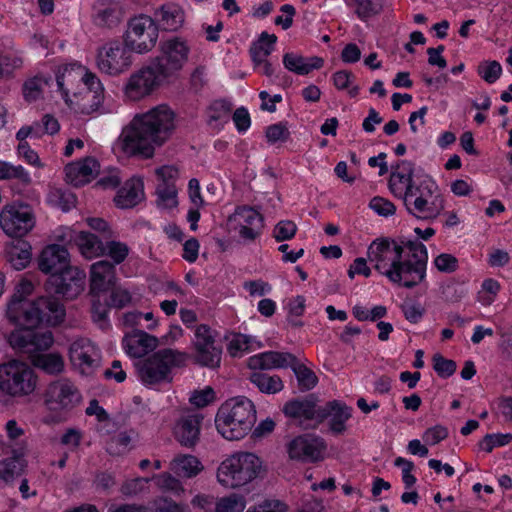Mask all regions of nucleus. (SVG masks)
<instances>
[{
  "instance_id": "obj_25",
  "label": "nucleus",
  "mask_w": 512,
  "mask_h": 512,
  "mask_svg": "<svg viewBox=\"0 0 512 512\" xmlns=\"http://www.w3.org/2000/svg\"><path fill=\"white\" fill-rule=\"evenodd\" d=\"M116 280L115 265L100 260L90 266V292L93 296L110 289Z\"/></svg>"
},
{
  "instance_id": "obj_37",
  "label": "nucleus",
  "mask_w": 512,
  "mask_h": 512,
  "mask_svg": "<svg viewBox=\"0 0 512 512\" xmlns=\"http://www.w3.org/2000/svg\"><path fill=\"white\" fill-rule=\"evenodd\" d=\"M24 467V460L18 456L0 460V488L12 484L14 479L21 475Z\"/></svg>"
},
{
  "instance_id": "obj_38",
  "label": "nucleus",
  "mask_w": 512,
  "mask_h": 512,
  "mask_svg": "<svg viewBox=\"0 0 512 512\" xmlns=\"http://www.w3.org/2000/svg\"><path fill=\"white\" fill-rule=\"evenodd\" d=\"M94 23L99 27L112 28L119 24L121 11L117 4H100L93 16Z\"/></svg>"
},
{
  "instance_id": "obj_50",
  "label": "nucleus",
  "mask_w": 512,
  "mask_h": 512,
  "mask_svg": "<svg viewBox=\"0 0 512 512\" xmlns=\"http://www.w3.org/2000/svg\"><path fill=\"white\" fill-rule=\"evenodd\" d=\"M433 369L442 378H448L452 376L457 368L454 360L446 359L441 354L436 353L433 356Z\"/></svg>"
},
{
  "instance_id": "obj_27",
  "label": "nucleus",
  "mask_w": 512,
  "mask_h": 512,
  "mask_svg": "<svg viewBox=\"0 0 512 512\" xmlns=\"http://www.w3.org/2000/svg\"><path fill=\"white\" fill-rule=\"evenodd\" d=\"M294 361V355L289 352L267 351L254 355L248 359L251 370H271L287 368Z\"/></svg>"
},
{
  "instance_id": "obj_3",
  "label": "nucleus",
  "mask_w": 512,
  "mask_h": 512,
  "mask_svg": "<svg viewBox=\"0 0 512 512\" xmlns=\"http://www.w3.org/2000/svg\"><path fill=\"white\" fill-rule=\"evenodd\" d=\"M175 130V113L165 105H158L146 113L136 115L121 134L123 150L129 155L150 158L155 146H161Z\"/></svg>"
},
{
  "instance_id": "obj_53",
  "label": "nucleus",
  "mask_w": 512,
  "mask_h": 512,
  "mask_svg": "<svg viewBox=\"0 0 512 512\" xmlns=\"http://www.w3.org/2000/svg\"><path fill=\"white\" fill-rule=\"evenodd\" d=\"M512 434H486L479 443L482 450L491 452L495 447L504 446L511 442Z\"/></svg>"
},
{
  "instance_id": "obj_23",
  "label": "nucleus",
  "mask_w": 512,
  "mask_h": 512,
  "mask_svg": "<svg viewBox=\"0 0 512 512\" xmlns=\"http://www.w3.org/2000/svg\"><path fill=\"white\" fill-rule=\"evenodd\" d=\"M70 360L82 373L89 374L98 365V352L89 340L75 341L69 349Z\"/></svg>"
},
{
  "instance_id": "obj_19",
  "label": "nucleus",
  "mask_w": 512,
  "mask_h": 512,
  "mask_svg": "<svg viewBox=\"0 0 512 512\" xmlns=\"http://www.w3.org/2000/svg\"><path fill=\"white\" fill-rule=\"evenodd\" d=\"M203 416L200 413L187 411L175 422L173 435L181 446L193 448L200 439V426Z\"/></svg>"
},
{
  "instance_id": "obj_48",
  "label": "nucleus",
  "mask_w": 512,
  "mask_h": 512,
  "mask_svg": "<svg viewBox=\"0 0 512 512\" xmlns=\"http://www.w3.org/2000/svg\"><path fill=\"white\" fill-rule=\"evenodd\" d=\"M12 178L18 179L25 185L31 182L29 174L22 166H13L7 162L0 161V180Z\"/></svg>"
},
{
  "instance_id": "obj_42",
  "label": "nucleus",
  "mask_w": 512,
  "mask_h": 512,
  "mask_svg": "<svg viewBox=\"0 0 512 512\" xmlns=\"http://www.w3.org/2000/svg\"><path fill=\"white\" fill-rule=\"evenodd\" d=\"M156 204L162 209H171L178 205L175 184L158 183L156 186Z\"/></svg>"
},
{
  "instance_id": "obj_21",
  "label": "nucleus",
  "mask_w": 512,
  "mask_h": 512,
  "mask_svg": "<svg viewBox=\"0 0 512 512\" xmlns=\"http://www.w3.org/2000/svg\"><path fill=\"white\" fill-rule=\"evenodd\" d=\"M352 416V408L339 400H333L321 407L318 414V422L330 418L329 427L335 434H342L346 430V422Z\"/></svg>"
},
{
  "instance_id": "obj_40",
  "label": "nucleus",
  "mask_w": 512,
  "mask_h": 512,
  "mask_svg": "<svg viewBox=\"0 0 512 512\" xmlns=\"http://www.w3.org/2000/svg\"><path fill=\"white\" fill-rule=\"evenodd\" d=\"M298 381V387L300 391L305 392L313 389L318 383L317 375L306 365L299 362L297 357L294 355V361L289 366Z\"/></svg>"
},
{
  "instance_id": "obj_11",
  "label": "nucleus",
  "mask_w": 512,
  "mask_h": 512,
  "mask_svg": "<svg viewBox=\"0 0 512 512\" xmlns=\"http://www.w3.org/2000/svg\"><path fill=\"white\" fill-rule=\"evenodd\" d=\"M132 63V51L119 40H110L97 50V68L109 76H119L127 72Z\"/></svg>"
},
{
  "instance_id": "obj_5",
  "label": "nucleus",
  "mask_w": 512,
  "mask_h": 512,
  "mask_svg": "<svg viewBox=\"0 0 512 512\" xmlns=\"http://www.w3.org/2000/svg\"><path fill=\"white\" fill-rule=\"evenodd\" d=\"M261 468L262 462L254 453H235L221 462L217 480L226 488L242 487L257 478Z\"/></svg>"
},
{
  "instance_id": "obj_41",
  "label": "nucleus",
  "mask_w": 512,
  "mask_h": 512,
  "mask_svg": "<svg viewBox=\"0 0 512 512\" xmlns=\"http://www.w3.org/2000/svg\"><path fill=\"white\" fill-rule=\"evenodd\" d=\"M15 330L8 336L10 346L22 353H32V337L34 328H25Z\"/></svg>"
},
{
  "instance_id": "obj_44",
  "label": "nucleus",
  "mask_w": 512,
  "mask_h": 512,
  "mask_svg": "<svg viewBox=\"0 0 512 512\" xmlns=\"http://www.w3.org/2000/svg\"><path fill=\"white\" fill-rule=\"evenodd\" d=\"M52 81L51 77H44L37 75L27 80L23 85V95L29 102L37 100L45 86H48Z\"/></svg>"
},
{
  "instance_id": "obj_22",
  "label": "nucleus",
  "mask_w": 512,
  "mask_h": 512,
  "mask_svg": "<svg viewBox=\"0 0 512 512\" xmlns=\"http://www.w3.org/2000/svg\"><path fill=\"white\" fill-rule=\"evenodd\" d=\"M317 398L311 394L302 400H292L287 402L283 407L284 414L296 421L305 428L306 421H318V414L321 407L317 405Z\"/></svg>"
},
{
  "instance_id": "obj_4",
  "label": "nucleus",
  "mask_w": 512,
  "mask_h": 512,
  "mask_svg": "<svg viewBox=\"0 0 512 512\" xmlns=\"http://www.w3.org/2000/svg\"><path fill=\"white\" fill-rule=\"evenodd\" d=\"M256 422V410L251 400L236 397L224 402L215 417L218 432L227 440L244 438Z\"/></svg>"
},
{
  "instance_id": "obj_46",
  "label": "nucleus",
  "mask_w": 512,
  "mask_h": 512,
  "mask_svg": "<svg viewBox=\"0 0 512 512\" xmlns=\"http://www.w3.org/2000/svg\"><path fill=\"white\" fill-rule=\"evenodd\" d=\"M35 364L49 374L60 373L64 368L62 357L53 353L38 356Z\"/></svg>"
},
{
  "instance_id": "obj_60",
  "label": "nucleus",
  "mask_w": 512,
  "mask_h": 512,
  "mask_svg": "<svg viewBox=\"0 0 512 512\" xmlns=\"http://www.w3.org/2000/svg\"><path fill=\"white\" fill-rule=\"evenodd\" d=\"M215 344L214 336L211 329L205 324H201L196 328L194 346L195 349H202L203 347Z\"/></svg>"
},
{
  "instance_id": "obj_43",
  "label": "nucleus",
  "mask_w": 512,
  "mask_h": 512,
  "mask_svg": "<svg viewBox=\"0 0 512 512\" xmlns=\"http://www.w3.org/2000/svg\"><path fill=\"white\" fill-rule=\"evenodd\" d=\"M222 348L212 344L202 349H196L195 360L198 364L210 368L219 366L221 360Z\"/></svg>"
},
{
  "instance_id": "obj_59",
  "label": "nucleus",
  "mask_w": 512,
  "mask_h": 512,
  "mask_svg": "<svg viewBox=\"0 0 512 512\" xmlns=\"http://www.w3.org/2000/svg\"><path fill=\"white\" fill-rule=\"evenodd\" d=\"M154 480L156 485L162 490L171 491L174 493L183 491L181 482L168 473L157 475Z\"/></svg>"
},
{
  "instance_id": "obj_35",
  "label": "nucleus",
  "mask_w": 512,
  "mask_h": 512,
  "mask_svg": "<svg viewBox=\"0 0 512 512\" xmlns=\"http://www.w3.org/2000/svg\"><path fill=\"white\" fill-rule=\"evenodd\" d=\"M346 3L361 21L366 22L382 13L385 0H346Z\"/></svg>"
},
{
  "instance_id": "obj_52",
  "label": "nucleus",
  "mask_w": 512,
  "mask_h": 512,
  "mask_svg": "<svg viewBox=\"0 0 512 512\" xmlns=\"http://www.w3.org/2000/svg\"><path fill=\"white\" fill-rule=\"evenodd\" d=\"M251 337L244 334L234 335L227 345V351L232 357H239L250 348Z\"/></svg>"
},
{
  "instance_id": "obj_10",
  "label": "nucleus",
  "mask_w": 512,
  "mask_h": 512,
  "mask_svg": "<svg viewBox=\"0 0 512 512\" xmlns=\"http://www.w3.org/2000/svg\"><path fill=\"white\" fill-rule=\"evenodd\" d=\"M158 34L159 26L155 20L148 15L140 14L128 21L123 38L132 52L144 54L155 47Z\"/></svg>"
},
{
  "instance_id": "obj_47",
  "label": "nucleus",
  "mask_w": 512,
  "mask_h": 512,
  "mask_svg": "<svg viewBox=\"0 0 512 512\" xmlns=\"http://www.w3.org/2000/svg\"><path fill=\"white\" fill-rule=\"evenodd\" d=\"M232 106L229 102L225 100H215L208 107V123L217 121L227 122L229 119V114L231 112Z\"/></svg>"
},
{
  "instance_id": "obj_49",
  "label": "nucleus",
  "mask_w": 512,
  "mask_h": 512,
  "mask_svg": "<svg viewBox=\"0 0 512 512\" xmlns=\"http://www.w3.org/2000/svg\"><path fill=\"white\" fill-rule=\"evenodd\" d=\"M246 501L242 495L231 494L220 499L216 506V512H242Z\"/></svg>"
},
{
  "instance_id": "obj_29",
  "label": "nucleus",
  "mask_w": 512,
  "mask_h": 512,
  "mask_svg": "<svg viewBox=\"0 0 512 512\" xmlns=\"http://www.w3.org/2000/svg\"><path fill=\"white\" fill-rule=\"evenodd\" d=\"M31 256V245L22 238H15L5 245V261L15 270L25 269L31 261Z\"/></svg>"
},
{
  "instance_id": "obj_34",
  "label": "nucleus",
  "mask_w": 512,
  "mask_h": 512,
  "mask_svg": "<svg viewBox=\"0 0 512 512\" xmlns=\"http://www.w3.org/2000/svg\"><path fill=\"white\" fill-rule=\"evenodd\" d=\"M249 380L265 394H276L284 388V383L278 375H269L260 370H253Z\"/></svg>"
},
{
  "instance_id": "obj_64",
  "label": "nucleus",
  "mask_w": 512,
  "mask_h": 512,
  "mask_svg": "<svg viewBox=\"0 0 512 512\" xmlns=\"http://www.w3.org/2000/svg\"><path fill=\"white\" fill-rule=\"evenodd\" d=\"M51 201H54L55 204L60 207L63 211H68L71 207L75 205L76 198L70 192H64L60 189H57L51 193Z\"/></svg>"
},
{
  "instance_id": "obj_26",
  "label": "nucleus",
  "mask_w": 512,
  "mask_h": 512,
  "mask_svg": "<svg viewBox=\"0 0 512 512\" xmlns=\"http://www.w3.org/2000/svg\"><path fill=\"white\" fill-rule=\"evenodd\" d=\"M122 345L129 356L141 358L158 346V339L143 330L135 329L124 336Z\"/></svg>"
},
{
  "instance_id": "obj_14",
  "label": "nucleus",
  "mask_w": 512,
  "mask_h": 512,
  "mask_svg": "<svg viewBox=\"0 0 512 512\" xmlns=\"http://www.w3.org/2000/svg\"><path fill=\"white\" fill-rule=\"evenodd\" d=\"M78 78H80V75L78 72H75L73 68L66 66L62 71L59 70L56 76V83L65 99L70 92V86H72ZM81 80H83L84 84L87 86L83 100L90 102V109L95 111L99 108L104 99V88L95 74L86 73L81 77Z\"/></svg>"
},
{
  "instance_id": "obj_33",
  "label": "nucleus",
  "mask_w": 512,
  "mask_h": 512,
  "mask_svg": "<svg viewBox=\"0 0 512 512\" xmlns=\"http://www.w3.org/2000/svg\"><path fill=\"white\" fill-rule=\"evenodd\" d=\"M159 26L167 31H176L184 23V11L180 6L174 3L162 5L155 12V19Z\"/></svg>"
},
{
  "instance_id": "obj_9",
  "label": "nucleus",
  "mask_w": 512,
  "mask_h": 512,
  "mask_svg": "<svg viewBox=\"0 0 512 512\" xmlns=\"http://www.w3.org/2000/svg\"><path fill=\"white\" fill-rule=\"evenodd\" d=\"M189 52L190 48L185 40L172 37L160 43V54L150 61L160 74L172 83L188 61Z\"/></svg>"
},
{
  "instance_id": "obj_31",
  "label": "nucleus",
  "mask_w": 512,
  "mask_h": 512,
  "mask_svg": "<svg viewBox=\"0 0 512 512\" xmlns=\"http://www.w3.org/2000/svg\"><path fill=\"white\" fill-rule=\"evenodd\" d=\"M70 240H74L81 254L88 258H94L106 254V248L98 236L89 232L74 233L69 231Z\"/></svg>"
},
{
  "instance_id": "obj_8",
  "label": "nucleus",
  "mask_w": 512,
  "mask_h": 512,
  "mask_svg": "<svg viewBox=\"0 0 512 512\" xmlns=\"http://www.w3.org/2000/svg\"><path fill=\"white\" fill-rule=\"evenodd\" d=\"M185 353L165 348L159 350L141 362L138 367L139 376L145 384H156L164 380L170 381V370L185 364Z\"/></svg>"
},
{
  "instance_id": "obj_16",
  "label": "nucleus",
  "mask_w": 512,
  "mask_h": 512,
  "mask_svg": "<svg viewBox=\"0 0 512 512\" xmlns=\"http://www.w3.org/2000/svg\"><path fill=\"white\" fill-rule=\"evenodd\" d=\"M85 272L77 267H70L50 275L45 283V290L54 296L72 300L84 290Z\"/></svg>"
},
{
  "instance_id": "obj_55",
  "label": "nucleus",
  "mask_w": 512,
  "mask_h": 512,
  "mask_svg": "<svg viewBox=\"0 0 512 512\" xmlns=\"http://www.w3.org/2000/svg\"><path fill=\"white\" fill-rule=\"evenodd\" d=\"M105 248L108 256L113 259L114 265L122 263L129 253L128 246L122 242L109 241Z\"/></svg>"
},
{
  "instance_id": "obj_45",
  "label": "nucleus",
  "mask_w": 512,
  "mask_h": 512,
  "mask_svg": "<svg viewBox=\"0 0 512 512\" xmlns=\"http://www.w3.org/2000/svg\"><path fill=\"white\" fill-rule=\"evenodd\" d=\"M131 436L120 432L112 436L106 443V451L112 456H121L130 450Z\"/></svg>"
},
{
  "instance_id": "obj_36",
  "label": "nucleus",
  "mask_w": 512,
  "mask_h": 512,
  "mask_svg": "<svg viewBox=\"0 0 512 512\" xmlns=\"http://www.w3.org/2000/svg\"><path fill=\"white\" fill-rule=\"evenodd\" d=\"M277 41L275 34H268L262 32L259 39L254 42L250 47V55L255 65H260V62L267 60V57L274 50V45Z\"/></svg>"
},
{
  "instance_id": "obj_51",
  "label": "nucleus",
  "mask_w": 512,
  "mask_h": 512,
  "mask_svg": "<svg viewBox=\"0 0 512 512\" xmlns=\"http://www.w3.org/2000/svg\"><path fill=\"white\" fill-rule=\"evenodd\" d=\"M478 74L485 80L487 83L492 84L496 82L502 73V67L499 62L491 61L486 63H481L478 66Z\"/></svg>"
},
{
  "instance_id": "obj_1",
  "label": "nucleus",
  "mask_w": 512,
  "mask_h": 512,
  "mask_svg": "<svg viewBox=\"0 0 512 512\" xmlns=\"http://www.w3.org/2000/svg\"><path fill=\"white\" fill-rule=\"evenodd\" d=\"M367 258L377 272L405 288L415 287L426 277L428 253L418 239L377 238L369 245Z\"/></svg>"
},
{
  "instance_id": "obj_54",
  "label": "nucleus",
  "mask_w": 512,
  "mask_h": 512,
  "mask_svg": "<svg viewBox=\"0 0 512 512\" xmlns=\"http://www.w3.org/2000/svg\"><path fill=\"white\" fill-rule=\"evenodd\" d=\"M297 226L294 222L283 220L276 224L273 231V236L276 241L282 242L293 238L296 234Z\"/></svg>"
},
{
  "instance_id": "obj_24",
  "label": "nucleus",
  "mask_w": 512,
  "mask_h": 512,
  "mask_svg": "<svg viewBox=\"0 0 512 512\" xmlns=\"http://www.w3.org/2000/svg\"><path fill=\"white\" fill-rule=\"evenodd\" d=\"M99 167L98 161L93 157L69 163L65 166L66 180L75 187L83 186L96 177Z\"/></svg>"
},
{
  "instance_id": "obj_32",
  "label": "nucleus",
  "mask_w": 512,
  "mask_h": 512,
  "mask_svg": "<svg viewBox=\"0 0 512 512\" xmlns=\"http://www.w3.org/2000/svg\"><path fill=\"white\" fill-rule=\"evenodd\" d=\"M284 67L298 75H307L314 69H320L324 65V60L321 57L313 56L305 58L301 55L289 52L283 56Z\"/></svg>"
},
{
  "instance_id": "obj_56",
  "label": "nucleus",
  "mask_w": 512,
  "mask_h": 512,
  "mask_svg": "<svg viewBox=\"0 0 512 512\" xmlns=\"http://www.w3.org/2000/svg\"><path fill=\"white\" fill-rule=\"evenodd\" d=\"M369 207L379 216L383 217L392 216L396 212V207L391 201L379 196L373 197L370 200Z\"/></svg>"
},
{
  "instance_id": "obj_39",
  "label": "nucleus",
  "mask_w": 512,
  "mask_h": 512,
  "mask_svg": "<svg viewBox=\"0 0 512 512\" xmlns=\"http://www.w3.org/2000/svg\"><path fill=\"white\" fill-rule=\"evenodd\" d=\"M172 470L178 476L191 478L202 470V465L195 456L179 455L172 462Z\"/></svg>"
},
{
  "instance_id": "obj_62",
  "label": "nucleus",
  "mask_w": 512,
  "mask_h": 512,
  "mask_svg": "<svg viewBox=\"0 0 512 512\" xmlns=\"http://www.w3.org/2000/svg\"><path fill=\"white\" fill-rule=\"evenodd\" d=\"M288 137V128L282 123L270 125L266 129V138L270 144H274L278 141L284 142Z\"/></svg>"
},
{
  "instance_id": "obj_28",
  "label": "nucleus",
  "mask_w": 512,
  "mask_h": 512,
  "mask_svg": "<svg viewBox=\"0 0 512 512\" xmlns=\"http://www.w3.org/2000/svg\"><path fill=\"white\" fill-rule=\"evenodd\" d=\"M34 285L31 281L23 279L15 287L14 293L7 303L6 317L12 324L23 314L30 301L26 298L32 294Z\"/></svg>"
},
{
  "instance_id": "obj_13",
  "label": "nucleus",
  "mask_w": 512,
  "mask_h": 512,
  "mask_svg": "<svg viewBox=\"0 0 512 512\" xmlns=\"http://www.w3.org/2000/svg\"><path fill=\"white\" fill-rule=\"evenodd\" d=\"M164 84H169V82L160 74L154 64L149 61L147 65L130 75L123 92L129 100L139 101L151 95Z\"/></svg>"
},
{
  "instance_id": "obj_30",
  "label": "nucleus",
  "mask_w": 512,
  "mask_h": 512,
  "mask_svg": "<svg viewBox=\"0 0 512 512\" xmlns=\"http://www.w3.org/2000/svg\"><path fill=\"white\" fill-rule=\"evenodd\" d=\"M143 195L142 180L131 178L119 189L114 201L119 208H132L142 200Z\"/></svg>"
},
{
  "instance_id": "obj_12",
  "label": "nucleus",
  "mask_w": 512,
  "mask_h": 512,
  "mask_svg": "<svg viewBox=\"0 0 512 512\" xmlns=\"http://www.w3.org/2000/svg\"><path fill=\"white\" fill-rule=\"evenodd\" d=\"M35 224L36 216L27 203L13 202L5 205L0 212V227L9 237L22 238Z\"/></svg>"
},
{
  "instance_id": "obj_17",
  "label": "nucleus",
  "mask_w": 512,
  "mask_h": 512,
  "mask_svg": "<svg viewBox=\"0 0 512 512\" xmlns=\"http://www.w3.org/2000/svg\"><path fill=\"white\" fill-rule=\"evenodd\" d=\"M82 400L79 389L68 379L51 382L45 391L44 402L50 411L67 412L75 408Z\"/></svg>"
},
{
  "instance_id": "obj_57",
  "label": "nucleus",
  "mask_w": 512,
  "mask_h": 512,
  "mask_svg": "<svg viewBox=\"0 0 512 512\" xmlns=\"http://www.w3.org/2000/svg\"><path fill=\"white\" fill-rule=\"evenodd\" d=\"M289 308V316L288 321L291 325L295 327L302 326V322L300 320H295L294 317H300L303 315L305 310V298L303 296L298 295L297 297L290 300L288 304Z\"/></svg>"
},
{
  "instance_id": "obj_58",
  "label": "nucleus",
  "mask_w": 512,
  "mask_h": 512,
  "mask_svg": "<svg viewBox=\"0 0 512 512\" xmlns=\"http://www.w3.org/2000/svg\"><path fill=\"white\" fill-rule=\"evenodd\" d=\"M394 465L402 468V481L407 489L411 488L416 483V477L412 474L414 469L413 462L398 457L395 459Z\"/></svg>"
},
{
  "instance_id": "obj_6",
  "label": "nucleus",
  "mask_w": 512,
  "mask_h": 512,
  "mask_svg": "<svg viewBox=\"0 0 512 512\" xmlns=\"http://www.w3.org/2000/svg\"><path fill=\"white\" fill-rule=\"evenodd\" d=\"M66 316L63 303L53 294L43 295L30 301L23 314L14 325L25 328H38L40 326H57Z\"/></svg>"
},
{
  "instance_id": "obj_63",
  "label": "nucleus",
  "mask_w": 512,
  "mask_h": 512,
  "mask_svg": "<svg viewBox=\"0 0 512 512\" xmlns=\"http://www.w3.org/2000/svg\"><path fill=\"white\" fill-rule=\"evenodd\" d=\"M32 353L36 351H44L51 347L54 342L53 334L51 331L34 332L32 337Z\"/></svg>"
},
{
  "instance_id": "obj_2",
  "label": "nucleus",
  "mask_w": 512,
  "mask_h": 512,
  "mask_svg": "<svg viewBox=\"0 0 512 512\" xmlns=\"http://www.w3.org/2000/svg\"><path fill=\"white\" fill-rule=\"evenodd\" d=\"M391 193L399 197L406 211L420 220L436 219L445 209V200L433 178L414 163L401 160L392 166L388 182Z\"/></svg>"
},
{
  "instance_id": "obj_18",
  "label": "nucleus",
  "mask_w": 512,
  "mask_h": 512,
  "mask_svg": "<svg viewBox=\"0 0 512 512\" xmlns=\"http://www.w3.org/2000/svg\"><path fill=\"white\" fill-rule=\"evenodd\" d=\"M326 450L324 440L314 435H303L293 439L288 446L289 456L292 459L304 462H317L323 459Z\"/></svg>"
},
{
  "instance_id": "obj_20",
  "label": "nucleus",
  "mask_w": 512,
  "mask_h": 512,
  "mask_svg": "<svg viewBox=\"0 0 512 512\" xmlns=\"http://www.w3.org/2000/svg\"><path fill=\"white\" fill-rule=\"evenodd\" d=\"M70 267L68 250L58 244L46 246L38 258V268L45 274L53 275Z\"/></svg>"
},
{
  "instance_id": "obj_7",
  "label": "nucleus",
  "mask_w": 512,
  "mask_h": 512,
  "mask_svg": "<svg viewBox=\"0 0 512 512\" xmlns=\"http://www.w3.org/2000/svg\"><path fill=\"white\" fill-rule=\"evenodd\" d=\"M37 387V375L23 361L10 360L0 365V390L15 399L31 395Z\"/></svg>"
},
{
  "instance_id": "obj_15",
  "label": "nucleus",
  "mask_w": 512,
  "mask_h": 512,
  "mask_svg": "<svg viewBox=\"0 0 512 512\" xmlns=\"http://www.w3.org/2000/svg\"><path fill=\"white\" fill-rule=\"evenodd\" d=\"M230 232H236L245 242L255 241L264 228L263 216L250 206H239L227 219Z\"/></svg>"
},
{
  "instance_id": "obj_61",
  "label": "nucleus",
  "mask_w": 512,
  "mask_h": 512,
  "mask_svg": "<svg viewBox=\"0 0 512 512\" xmlns=\"http://www.w3.org/2000/svg\"><path fill=\"white\" fill-rule=\"evenodd\" d=\"M435 267L443 273H452L458 268V260L455 256L442 253L434 259Z\"/></svg>"
}]
</instances>
